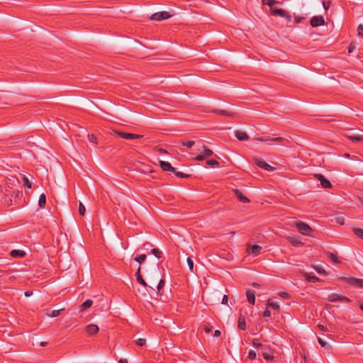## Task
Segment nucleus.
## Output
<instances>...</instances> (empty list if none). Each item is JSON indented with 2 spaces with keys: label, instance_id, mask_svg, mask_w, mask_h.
<instances>
[{
  "label": "nucleus",
  "instance_id": "obj_42",
  "mask_svg": "<svg viewBox=\"0 0 363 363\" xmlns=\"http://www.w3.org/2000/svg\"><path fill=\"white\" fill-rule=\"evenodd\" d=\"M61 311L62 310H53L48 314V315L52 318H55L60 315Z\"/></svg>",
  "mask_w": 363,
  "mask_h": 363
},
{
  "label": "nucleus",
  "instance_id": "obj_23",
  "mask_svg": "<svg viewBox=\"0 0 363 363\" xmlns=\"http://www.w3.org/2000/svg\"><path fill=\"white\" fill-rule=\"evenodd\" d=\"M238 326L240 330H246V322H245V318L244 315H240L239 316Z\"/></svg>",
  "mask_w": 363,
  "mask_h": 363
},
{
  "label": "nucleus",
  "instance_id": "obj_12",
  "mask_svg": "<svg viewBox=\"0 0 363 363\" xmlns=\"http://www.w3.org/2000/svg\"><path fill=\"white\" fill-rule=\"evenodd\" d=\"M212 112L215 113L216 114H218V115L226 116L232 117V118L236 117L238 116L237 113L226 111V110H222V109H215V110L212 111Z\"/></svg>",
  "mask_w": 363,
  "mask_h": 363
},
{
  "label": "nucleus",
  "instance_id": "obj_22",
  "mask_svg": "<svg viewBox=\"0 0 363 363\" xmlns=\"http://www.w3.org/2000/svg\"><path fill=\"white\" fill-rule=\"evenodd\" d=\"M235 194L237 196V198L242 203L250 202V199L247 197H246L240 190L236 189L235 191Z\"/></svg>",
  "mask_w": 363,
  "mask_h": 363
},
{
  "label": "nucleus",
  "instance_id": "obj_15",
  "mask_svg": "<svg viewBox=\"0 0 363 363\" xmlns=\"http://www.w3.org/2000/svg\"><path fill=\"white\" fill-rule=\"evenodd\" d=\"M10 255L14 258H23L26 255V253L21 250H13L11 251Z\"/></svg>",
  "mask_w": 363,
  "mask_h": 363
},
{
  "label": "nucleus",
  "instance_id": "obj_64",
  "mask_svg": "<svg viewBox=\"0 0 363 363\" xmlns=\"http://www.w3.org/2000/svg\"><path fill=\"white\" fill-rule=\"evenodd\" d=\"M220 335V331L219 330H216L213 334L214 337H219Z\"/></svg>",
  "mask_w": 363,
  "mask_h": 363
},
{
  "label": "nucleus",
  "instance_id": "obj_8",
  "mask_svg": "<svg viewBox=\"0 0 363 363\" xmlns=\"http://www.w3.org/2000/svg\"><path fill=\"white\" fill-rule=\"evenodd\" d=\"M291 138H283V137H277V138H270V142L279 143L285 147L291 146Z\"/></svg>",
  "mask_w": 363,
  "mask_h": 363
},
{
  "label": "nucleus",
  "instance_id": "obj_51",
  "mask_svg": "<svg viewBox=\"0 0 363 363\" xmlns=\"http://www.w3.org/2000/svg\"><path fill=\"white\" fill-rule=\"evenodd\" d=\"M206 157H205V155L203 154L201 155H198L196 157H195L194 160H197V161H203L206 159Z\"/></svg>",
  "mask_w": 363,
  "mask_h": 363
},
{
  "label": "nucleus",
  "instance_id": "obj_43",
  "mask_svg": "<svg viewBox=\"0 0 363 363\" xmlns=\"http://www.w3.org/2000/svg\"><path fill=\"white\" fill-rule=\"evenodd\" d=\"M194 143H195L193 140H189V141H186V142H184V141L182 142V145L183 146L187 147L188 148L192 147L194 146Z\"/></svg>",
  "mask_w": 363,
  "mask_h": 363
},
{
  "label": "nucleus",
  "instance_id": "obj_36",
  "mask_svg": "<svg viewBox=\"0 0 363 363\" xmlns=\"http://www.w3.org/2000/svg\"><path fill=\"white\" fill-rule=\"evenodd\" d=\"M252 345L254 347L258 349V348H262L263 345L259 342V339H253L252 340Z\"/></svg>",
  "mask_w": 363,
  "mask_h": 363
},
{
  "label": "nucleus",
  "instance_id": "obj_9",
  "mask_svg": "<svg viewBox=\"0 0 363 363\" xmlns=\"http://www.w3.org/2000/svg\"><path fill=\"white\" fill-rule=\"evenodd\" d=\"M311 15V13L301 11L298 13H294V23H300L303 21H306L307 18Z\"/></svg>",
  "mask_w": 363,
  "mask_h": 363
},
{
  "label": "nucleus",
  "instance_id": "obj_35",
  "mask_svg": "<svg viewBox=\"0 0 363 363\" xmlns=\"http://www.w3.org/2000/svg\"><path fill=\"white\" fill-rule=\"evenodd\" d=\"M206 163L208 165L212 167H219V162L216 160H208L206 161Z\"/></svg>",
  "mask_w": 363,
  "mask_h": 363
},
{
  "label": "nucleus",
  "instance_id": "obj_30",
  "mask_svg": "<svg viewBox=\"0 0 363 363\" xmlns=\"http://www.w3.org/2000/svg\"><path fill=\"white\" fill-rule=\"evenodd\" d=\"M45 204H46V196H45V194H42L39 197L38 206L40 208H45Z\"/></svg>",
  "mask_w": 363,
  "mask_h": 363
},
{
  "label": "nucleus",
  "instance_id": "obj_48",
  "mask_svg": "<svg viewBox=\"0 0 363 363\" xmlns=\"http://www.w3.org/2000/svg\"><path fill=\"white\" fill-rule=\"evenodd\" d=\"M164 286V280L160 279V281H159V283L157 286V289L158 293L160 292V290L163 289Z\"/></svg>",
  "mask_w": 363,
  "mask_h": 363
},
{
  "label": "nucleus",
  "instance_id": "obj_46",
  "mask_svg": "<svg viewBox=\"0 0 363 363\" xmlns=\"http://www.w3.org/2000/svg\"><path fill=\"white\" fill-rule=\"evenodd\" d=\"M85 212H86L85 206L82 203H80L79 206V213L81 216H84Z\"/></svg>",
  "mask_w": 363,
  "mask_h": 363
},
{
  "label": "nucleus",
  "instance_id": "obj_10",
  "mask_svg": "<svg viewBox=\"0 0 363 363\" xmlns=\"http://www.w3.org/2000/svg\"><path fill=\"white\" fill-rule=\"evenodd\" d=\"M315 178L320 181L321 186L323 188H331L332 184L323 174H317L315 175Z\"/></svg>",
  "mask_w": 363,
  "mask_h": 363
},
{
  "label": "nucleus",
  "instance_id": "obj_7",
  "mask_svg": "<svg viewBox=\"0 0 363 363\" xmlns=\"http://www.w3.org/2000/svg\"><path fill=\"white\" fill-rule=\"evenodd\" d=\"M254 162L257 167H259V168H262L264 170L272 171L275 169L274 167H272L271 165L267 164L265 161H264L262 159L255 157V158H254Z\"/></svg>",
  "mask_w": 363,
  "mask_h": 363
},
{
  "label": "nucleus",
  "instance_id": "obj_44",
  "mask_svg": "<svg viewBox=\"0 0 363 363\" xmlns=\"http://www.w3.org/2000/svg\"><path fill=\"white\" fill-rule=\"evenodd\" d=\"M279 296L280 297H281L282 298H284V299H289V298H291V295L289 293L285 292V291H280L279 293Z\"/></svg>",
  "mask_w": 363,
  "mask_h": 363
},
{
  "label": "nucleus",
  "instance_id": "obj_29",
  "mask_svg": "<svg viewBox=\"0 0 363 363\" xmlns=\"http://www.w3.org/2000/svg\"><path fill=\"white\" fill-rule=\"evenodd\" d=\"M340 295L337 294H331L328 297V301L330 302H337L340 301Z\"/></svg>",
  "mask_w": 363,
  "mask_h": 363
},
{
  "label": "nucleus",
  "instance_id": "obj_53",
  "mask_svg": "<svg viewBox=\"0 0 363 363\" xmlns=\"http://www.w3.org/2000/svg\"><path fill=\"white\" fill-rule=\"evenodd\" d=\"M318 341L319 342V344L322 346V347H326L328 346V347H330V346L327 344L326 342H325L323 340H322L320 337H318Z\"/></svg>",
  "mask_w": 363,
  "mask_h": 363
},
{
  "label": "nucleus",
  "instance_id": "obj_33",
  "mask_svg": "<svg viewBox=\"0 0 363 363\" xmlns=\"http://www.w3.org/2000/svg\"><path fill=\"white\" fill-rule=\"evenodd\" d=\"M203 155H205L206 157H211V155H213V152L211 150L208 149L206 145H203Z\"/></svg>",
  "mask_w": 363,
  "mask_h": 363
},
{
  "label": "nucleus",
  "instance_id": "obj_62",
  "mask_svg": "<svg viewBox=\"0 0 363 363\" xmlns=\"http://www.w3.org/2000/svg\"><path fill=\"white\" fill-rule=\"evenodd\" d=\"M228 296L227 295H224L223 298H222V304H227L228 303Z\"/></svg>",
  "mask_w": 363,
  "mask_h": 363
},
{
  "label": "nucleus",
  "instance_id": "obj_32",
  "mask_svg": "<svg viewBox=\"0 0 363 363\" xmlns=\"http://www.w3.org/2000/svg\"><path fill=\"white\" fill-rule=\"evenodd\" d=\"M353 233L359 238L363 240V229L359 228H354Z\"/></svg>",
  "mask_w": 363,
  "mask_h": 363
},
{
  "label": "nucleus",
  "instance_id": "obj_28",
  "mask_svg": "<svg viewBox=\"0 0 363 363\" xmlns=\"http://www.w3.org/2000/svg\"><path fill=\"white\" fill-rule=\"evenodd\" d=\"M309 23H325L323 16H313L309 21Z\"/></svg>",
  "mask_w": 363,
  "mask_h": 363
},
{
  "label": "nucleus",
  "instance_id": "obj_56",
  "mask_svg": "<svg viewBox=\"0 0 363 363\" xmlns=\"http://www.w3.org/2000/svg\"><path fill=\"white\" fill-rule=\"evenodd\" d=\"M271 138H264V137H259L257 138L256 140L260 142H268L270 141Z\"/></svg>",
  "mask_w": 363,
  "mask_h": 363
},
{
  "label": "nucleus",
  "instance_id": "obj_40",
  "mask_svg": "<svg viewBox=\"0 0 363 363\" xmlns=\"http://www.w3.org/2000/svg\"><path fill=\"white\" fill-rule=\"evenodd\" d=\"M188 267L191 272H194V262L191 257H189L186 259Z\"/></svg>",
  "mask_w": 363,
  "mask_h": 363
},
{
  "label": "nucleus",
  "instance_id": "obj_27",
  "mask_svg": "<svg viewBox=\"0 0 363 363\" xmlns=\"http://www.w3.org/2000/svg\"><path fill=\"white\" fill-rule=\"evenodd\" d=\"M262 247L258 245H253L251 246V248H250V253L255 255H257L260 253L261 250H262Z\"/></svg>",
  "mask_w": 363,
  "mask_h": 363
},
{
  "label": "nucleus",
  "instance_id": "obj_26",
  "mask_svg": "<svg viewBox=\"0 0 363 363\" xmlns=\"http://www.w3.org/2000/svg\"><path fill=\"white\" fill-rule=\"evenodd\" d=\"M288 240L293 246L296 247V246H301V245H303V242L296 238L289 237V238H288Z\"/></svg>",
  "mask_w": 363,
  "mask_h": 363
},
{
  "label": "nucleus",
  "instance_id": "obj_50",
  "mask_svg": "<svg viewBox=\"0 0 363 363\" xmlns=\"http://www.w3.org/2000/svg\"><path fill=\"white\" fill-rule=\"evenodd\" d=\"M146 340L144 338H139L136 340V344L139 346H143L145 345Z\"/></svg>",
  "mask_w": 363,
  "mask_h": 363
},
{
  "label": "nucleus",
  "instance_id": "obj_25",
  "mask_svg": "<svg viewBox=\"0 0 363 363\" xmlns=\"http://www.w3.org/2000/svg\"><path fill=\"white\" fill-rule=\"evenodd\" d=\"M262 4L264 5H268L270 8V12L272 9L276 6L277 4H279L280 2L276 0H262Z\"/></svg>",
  "mask_w": 363,
  "mask_h": 363
},
{
  "label": "nucleus",
  "instance_id": "obj_2",
  "mask_svg": "<svg viewBox=\"0 0 363 363\" xmlns=\"http://www.w3.org/2000/svg\"><path fill=\"white\" fill-rule=\"evenodd\" d=\"M270 13L271 15L281 17L288 22H291L293 18V16L288 11L282 9H279L277 6H275Z\"/></svg>",
  "mask_w": 363,
  "mask_h": 363
},
{
  "label": "nucleus",
  "instance_id": "obj_55",
  "mask_svg": "<svg viewBox=\"0 0 363 363\" xmlns=\"http://www.w3.org/2000/svg\"><path fill=\"white\" fill-rule=\"evenodd\" d=\"M315 271L319 273V274H327V272H325V270H324L323 269H321L320 267H315Z\"/></svg>",
  "mask_w": 363,
  "mask_h": 363
},
{
  "label": "nucleus",
  "instance_id": "obj_18",
  "mask_svg": "<svg viewBox=\"0 0 363 363\" xmlns=\"http://www.w3.org/2000/svg\"><path fill=\"white\" fill-rule=\"evenodd\" d=\"M266 308H272V309L274 310H276L278 312L280 310V306L277 303V302H274L273 301V298H269L267 303H266Z\"/></svg>",
  "mask_w": 363,
  "mask_h": 363
},
{
  "label": "nucleus",
  "instance_id": "obj_21",
  "mask_svg": "<svg viewBox=\"0 0 363 363\" xmlns=\"http://www.w3.org/2000/svg\"><path fill=\"white\" fill-rule=\"evenodd\" d=\"M22 194H23L21 189V186L18 185L15 188V189L13 190L11 193L9 194V196L15 199H20L22 196Z\"/></svg>",
  "mask_w": 363,
  "mask_h": 363
},
{
  "label": "nucleus",
  "instance_id": "obj_45",
  "mask_svg": "<svg viewBox=\"0 0 363 363\" xmlns=\"http://www.w3.org/2000/svg\"><path fill=\"white\" fill-rule=\"evenodd\" d=\"M335 221L337 223L340 225H344L345 223V218L342 216H339L335 218Z\"/></svg>",
  "mask_w": 363,
  "mask_h": 363
},
{
  "label": "nucleus",
  "instance_id": "obj_16",
  "mask_svg": "<svg viewBox=\"0 0 363 363\" xmlns=\"http://www.w3.org/2000/svg\"><path fill=\"white\" fill-rule=\"evenodd\" d=\"M235 135L237 138V139L240 141H246L249 139V136L247 135V134L242 130H236L235 132Z\"/></svg>",
  "mask_w": 363,
  "mask_h": 363
},
{
  "label": "nucleus",
  "instance_id": "obj_49",
  "mask_svg": "<svg viewBox=\"0 0 363 363\" xmlns=\"http://www.w3.org/2000/svg\"><path fill=\"white\" fill-rule=\"evenodd\" d=\"M256 357H257L256 352L255 351H253V350H250L249 354H248L247 358L250 359H255Z\"/></svg>",
  "mask_w": 363,
  "mask_h": 363
},
{
  "label": "nucleus",
  "instance_id": "obj_37",
  "mask_svg": "<svg viewBox=\"0 0 363 363\" xmlns=\"http://www.w3.org/2000/svg\"><path fill=\"white\" fill-rule=\"evenodd\" d=\"M151 252L158 259H160L162 255V252L157 248H153Z\"/></svg>",
  "mask_w": 363,
  "mask_h": 363
},
{
  "label": "nucleus",
  "instance_id": "obj_60",
  "mask_svg": "<svg viewBox=\"0 0 363 363\" xmlns=\"http://www.w3.org/2000/svg\"><path fill=\"white\" fill-rule=\"evenodd\" d=\"M203 330L206 333H209L212 331V327L209 326V325H206V326H204Z\"/></svg>",
  "mask_w": 363,
  "mask_h": 363
},
{
  "label": "nucleus",
  "instance_id": "obj_34",
  "mask_svg": "<svg viewBox=\"0 0 363 363\" xmlns=\"http://www.w3.org/2000/svg\"><path fill=\"white\" fill-rule=\"evenodd\" d=\"M146 255L143 254L140 255H138L134 258V260L140 264L143 263L145 259H146Z\"/></svg>",
  "mask_w": 363,
  "mask_h": 363
},
{
  "label": "nucleus",
  "instance_id": "obj_57",
  "mask_svg": "<svg viewBox=\"0 0 363 363\" xmlns=\"http://www.w3.org/2000/svg\"><path fill=\"white\" fill-rule=\"evenodd\" d=\"M355 49V45L354 43H350L348 46V52L351 53L353 52V50Z\"/></svg>",
  "mask_w": 363,
  "mask_h": 363
},
{
  "label": "nucleus",
  "instance_id": "obj_24",
  "mask_svg": "<svg viewBox=\"0 0 363 363\" xmlns=\"http://www.w3.org/2000/svg\"><path fill=\"white\" fill-rule=\"evenodd\" d=\"M324 253L326 255V257L333 262L337 264L340 263V260L338 259L337 256L335 254L328 251H325Z\"/></svg>",
  "mask_w": 363,
  "mask_h": 363
},
{
  "label": "nucleus",
  "instance_id": "obj_5",
  "mask_svg": "<svg viewBox=\"0 0 363 363\" xmlns=\"http://www.w3.org/2000/svg\"><path fill=\"white\" fill-rule=\"evenodd\" d=\"M296 226L298 228L299 233L304 235L310 236L311 235V232L313 231L312 228L306 223L302 221H297L296 223Z\"/></svg>",
  "mask_w": 363,
  "mask_h": 363
},
{
  "label": "nucleus",
  "instance_id": "obj_11",
  "mask_svg": "<svg viewBox=\"0 0 363 363\" xmlns=\"http://www.w3.org/2000/svg\"><path fill=\"white\" fill-rule=\"evenodd\" d=\"M347 138L352 142L363 141V130H360L359 133H352L347 135Z\"/></svg>",
  "mask_w": 363,
  "mask_h": 363
},
{
  "label": "nucleus",
  "instance_id": "obj_39",
  "mask_svg": "<svg viewBox=\"0 0 363 363\" xmlns=\"http://www.w3.org/2000/svg\"><path fill=\"white\" fill-rule=\"evenodd\" d=\"M262 356L267 360H272L274 358L273 354H270L269 352H262Z\"/></svg>",
  "mask_w": 363,
  "mask_h": 363
},
{
  "label": "nucleus",
  "instance_id": "obj_54",
  "mask_svg": "<svg viewBox=\"0 0 363 363\" xmlns=\"http://www.w3.org/2000/svg\"><path fill=\"white\" fill-rule=\"evenodd\" d=\"M358 35L363 38V25L359 24L357 28Z\"/></svg>",
  "mask_w": 363,
  "mask_h": 363
},
{
  "label": "nucleus",
  "instance_id": "obj_3",
  "mask_svg": "<svg viewBox=\"0 0 363 363\" xmlns=\"http://www.w3.org/2000/svg\"><path fill=\"white\" fill-rule=\"evenodd\" d=\"M340 280L345 281L352 286L363 289V279L343 277H340Z\"/></svg>",
  "mask_w": 363,
  "mask_h": 363
},
{
  "label": "nucleus",
  "instance_id": "obj_61",
  "mask_svg": "<svg viewBox=\"0 0 363 363\" xmlns=\"http://www.w3.org/2000/svg\"><path fill=\"white\" fill-rule=\"evenodd\" d=\"M317 327L322 331L326 332L328 330L326 326H324L323 325L321 324H318Z\"/></svg>",
  "mask_w": 363,
  "mask_h": 363
},
{
  "label": "nucleus",
  "instance_id": "obj_58",
  "mask_svg": "<svg viewBox=\"0 0 363 363\" xmlns=\"http://www.w3.org/2000/svg\"><path fill=\"white\" fill-rule=\"evenodd\" d=\"M263 316L264 317H266V318H268V317H270L271 316V312L270 311L268 310V308H267L264 312H263Z\"/></svg>",
  "mask_w": 363,
  "mask_h": 363
},
{
  "label": "nucleus",
  "instance_id": "obj_41",
  "mask_svg": "<svg viewBox=\"0 0 363 363\" xmlns=\"http://www.w3.org/2000/svg\"><path fill=\"white\" fill-rule=\"evenodd\" d=\"M22 180H23L25 186H26L28 189L31 188L32 184H31V182L29 181V179L26 177L23 176L22 177Z\"/></svg>",
  "mask_w": 363,
  "mask_h": 363
},
{
  "label": "nucleus",
  "instance_id": "obj_1",
  "mask_svg": "<svg viewBox=\"0 0 363 363\" xmlns=\"http://www.w3.org/2000/svg\"><path fill=\"white\" fill-rule=\"evenodd\" d=\"M19 184V181L16 177H11V178H7L3 191L4 196H9V194Z\"/></svg>",
  "mask_w": 363,
  "mask_h": 363
},
{
  "label": "nucleus",
  "instance_id": "obj_31",
  "mask_svg": "<svg viewBox=\"0 0 363 363\" xmlns=\"http://www.w3.org/2000/svg\"><path fill=\"white\" fill-rule=\"evenodd\" d=\"M92 303H93L92 300H91V299L86 300L80 306L81 311L86 310L88 308L91 307Z\"/></svg>",
  "mask_w": 363,
  "mask_h": 363
},
{
  "label": "nucleus",
  "instance_id": "obj_17",
  "mask_svg": "<svg viewBox=\"0 0 363 363\" xmlns=\"http://www.w3.org/2000/svg\"><path fill=\"white\" fill-rule=\"evenodd\" d=\"M255 294H256V293L253 290H247L246 291V296H247V301L252 305H255Z\"/></svg>",
  "mask_w": 363,
  "mask_h": 363
},
{
  "label": "nucleus",
  "instance_id": "obj_38",
  "mask_svg": "<svg viewBox=\"0 0 363 363\" xmlns=\"http://www.w3.org/2000/svg\"><path fill=\"white\" fill-rule=\"evenodd\" d=\"M173 172L177 177H179V178H189L190 177L189 174H184L182 172H177V171H176V169H174V172Z\"/></svg>",
  "mask_w": 363,
  "mask_h": 363
},
{
  "label": "nucleus",
  "instance_id": "obj_6",
  "mask_svg": "<svg viewBox=\"0 0 363 363\" xmlns=\"http://www.w3.org/2000/svg\"><path fill=\"white\" fill-rule=\"evenodd\" d=\"M173 14L170 13L168 11H161L152 14L149 17V20L150 21H161L163 20H166L172 17Z\"/></svg>",
  "mask_w": 363,
  "mask_h": 363
},
{
  "label": "nucleus",
  "instance_id": "obj_47",
  "mask_svg": "<svg viewBox=\"0 0 363 363\" xmlns=\"http://www.w3.org/2000/svg\"><path fill=\"white\" fill-rule=\"evenodd\" d=\"M88 138L89 142L97 144V138L94 134L88 135Z\"/></svg>",
  "mask_w": 363,
  "mask_h": 363
},
{
  "label": "nucleus",
  "instance_id": "obj_59",
  "mask_svg": "<svg viewBox=\"0 0 363 363\" xmlns=\"http://www.w3.org/2000/svg\"><path fill=\"white\" fill-rule=\"evenodd\" d=\"M323 7L325 9V10H328V8L330 7V1H323Z\"/></svg>",
  "mask_w": 363,
  "mask_h": 363
},
{
  "label": "nucleus",
  "instance_id": "obj_13",
  "mask_svg": "<svg viewBox=\"0 0 363 363\" xmlns=\"http://www.w3.org/2000/svg\"><path fill=\"white\" fill-rule=\"evenodd\" d=\"M85 330L89 335H94L98 333L99 329L96 325L89 324L86 327Z\"/></svg>",
  "mask_w": 363,
  "mask_h": 363
},
{
  "label": "nucleus",
  "instance_id": "obj_20",
  "mask_svg": "<svg viewBox=\"0 0 363 363\" xmlns=\"http://www.w3.org/2000/svg\"><path fill=\"white\" fill-rule=\"evenodd\" d=\"M303 277L306 279V280L308 281V282L315 283L320 281V279H319L318 277L307 272L304 273Z\"/></svg>",
  "mask_w": 363,
  "mask_h": 363
},
{
  "label": "nucleus",
  "instance_id": "obj_52",
  "mask_svg": "<svg viewBox=\"0 0 363 363\" xmlns=\"http://www.w3.org/2000/svg\"><path fill=\"white\" fill-rule=\"evenodd\" d=\"M340 301L345 302V303H350L351 301V300L349 298H347V296H340Z\"/></svg>",
  "mask_w": 363,
  "mask_h": 363
},
{
  "label": "nucleus",
  "instance_id": "obj_19",
  "mask_svg": "<svg viewBox=\"0 0 363 363\" xmlns=\"http://www.w3.org/2000/svg\"><path fill=\"white\" fill-rule=\"evenodd\" d=\"M135 277H136V280L141 285H143L144 287H147L148 286H147V284L146 283V281L144 280V279L143 278L142 275H141V273H140V267H138V271L136 272L135 273Z\"/></svg>",
  "mask_w": 363,
  "mask_h": 363
},
{
  "label": "nucleus",
  "instance_id": "obj_4",
  "mask_svg": "<svg viewBox=\"0 0 363 363\" xmlns=\"http://www.w3.org/2000/svg\"><path fill=\"white\" fill-rule=\"evenodd\" d=\"M113 135L115 136L121 138L127 139V140L140 139V138H143V135L130 133H125V132H121V131H118V130H113Z\"/></svg>",
  "mask_w": 363,
  "mask_h": 363
},
{
  "label": "nucleus",
  "instance_id": "obj_14",
  "mask_svg": "<svg viewBox=\"0 0 363 363\" xmlns=\"http://www.w3.org/2000/svg\"><path fill=\"white\" fill-rule=\"evenodd\" d=\"M160 166L163 171L174 172L175 168L173 167L169 162L160 161Z\"/></svg>",
  "mask_w": 363,
  "mask_h": 363
},
{
  "label": "nucleus",
  "instance_id": "obj_63",
  "mask_svg": "<svg viewBox=\"0 0 363 363\" xmlns=\"http://www.w3.org/2000/svg\"><path fill=\"white\" fill-rule=\"evenodd\" d=\"M5 201L9 206L12 205V199L11 198H5Z\"/></svg>",
  "mask_w": 363,
  "mask_h": 363
}]
</instances>
